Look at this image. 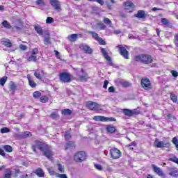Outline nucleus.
<instances>
[{"mask_svg": "<svg viewBox=\"0 0 178 178\" xmlns=\"http://www.w3.org/2000/svg\"><path fill=\"white\" fill-rule=\"evenodd\" d=\"M35 145H32V149L33 152H37V147L40 151L43 152L44 156H53L54 152H52V147L49 145L44 143L40 140L35 141Z\"/></svg>", "mask_w": 178, "mask_h": 178, "instance_id": "1", "label": "nucleus"}, {"mask_svg": "<svg viewBox=\"0 0 178 178\" xmlns=\"http://www.w3.org/2000/svg\"><path fill=\"white\" fill-rule=\"evenodd\" d=\"M134 60L143 63V65H149V63L153 62L152 56L149 54H139L135 56Z\"/></svg>", "mask_w": 178, "mask_h": 178, "instance_id": "2", "label": "nucleus"}, {"mask_svg": "<svg viewBox=\"0 0 178 178\" xmlns=\"http://www.w3.org/2000/svg\"><path fill=\"white\" fill-rule=\"evenodd\" d=\"M86 106L88 109H90V111H95V112L102 111V107L101 106V104L97 102L91 101L87 102Z\"/></svg>", "mask_w": 178, "mask_h": 178, "instance_id": "3", "label": "nucleus"}, {"mask_svg": "<svg viewBox=\"0 0 178 178\" xmlns=\"http://www.w3.org/2000/svg\"><path fill=\"white\" fill-rule=\"evenodd\" d=\"M154 145L156 147V148H169V147H170V143L169 141H159L158 139H156L154 141Z\"/></svg>", "mask_w": 178, "mask_h": 178, "instance_id": "4", "label": "nucleus"}, {"mask_svg": "<svg viewBox=\"0 0 178 178\" xmlns=\"http://www.w3.org/2000/svg\"><path fill=\"white\" fill-rule=\"evenodd\" d=\"M93 120L95 122H116V119L114 118H106L101 115H95L93 117Z\"/></svg>", "mask_w": 178, "mask_h": 178, "instance_id": "5", "label": "nucleus"}, {"mask_svg": "<svg viewBox=\"0 0 178 178\" xmlns=\"http://www.w3.org/2000/svg\"><path fill=\"white\" fill-rule=\"evenodd\" d=\"M124 6L125 10H128V13H131L133 10H134V8H136V5L134 3L131 2L130 0H127L124 3Z\"/></svg>", "mask_w": 178, "mask_h": 178, "instance_id": "6", "label": "nucleus"}, {"mask_svg": "<svg viewBox=\"0 0 178 178\" xmlns=\"http://www.w3.org/2000/svg\"><path fill=\"white\" fill-rule=\"evenodd\" d=\"M141 86L144 90H149L151 88L152 85L149 79L148 78H143L141 80Z\"/></svg>", "mask_w": 178, "mask_h": 178, "instance_id": "7", "label": "nucleus"}, {"mask_svg": "<svg viewBox=\"0 0 178 178\" xmlns=\"http://www.w3.org/2000/svg\"><path fill=\"white\" fill-rule=\"evenodd\" d=\"M101 52L102 55L104 56L105 59L107 60L109 66H113V63H112V58H111V56L108 55L106 50H105V49L104 48H102Z\"/></svg>", "mask_w": 178, "mask_h": 178, "instance_id": "8", "label": "nucleus"}, {"mask_svg": "<svg viewBox=\"0 0 178 178\" xmlns=\"http://www.w3.org/2000/svg\"><path fill=\"white\" fill-rule=\"evenodd\" d=\"M118 48L120 51V54L124 59H129V51L124 48V47L122 46H118Z\"/></svg>", "mask_w": 178, "mask_h": 178, "instance_id": "9", "label": "nucleus"}, {"mask_svg": "<svg viewBox=\"0 0 178 178\" xmlns=\"http://www.w3.org/2000/svg\"><path fill=\"white\" fill-rule=\"evenodd\" d=\"M79 48L81 51H83L85 54H88V55H91V54H92V49L87 44H82L80 45Z\"/></svg>", "mask_w": 178, "mask_h": 178, "instance_id": "10", "label": "nucleus"}, {"mask_svg": "<svg viewBox=\"0 0 178 178\" xmlns=\"http://www.w3.org/2000/svg\"><path fill=\"white\" fill-rule=\"evenodd\" d=\"M152 168L153 169V172L158 175V176H160L161 177H163V176H165V174L163 173V171L162 170V169H161V168L157 167L154 164L152 165Z\"/></svg>", "mask_w": 178, "mask_h": 178, "instance_id": "11", "label": "nucleus"}, {"mask_svg": "<svg viewBox=\"0 0 178 178\" xmlns=\"http://www.w3.org/2000/svg\"><path fill=\"white\" fill-rule=\"evenodd\" d=\"M81 73H82L81 75L78 74L79 80H81V81L86 82L88 80V79H90V76H88V74H87V72H86L83 68H81Z\"/></svg>", "mask_w": 178, "mask_h": 178, "instance_id": "12", "label": "nucleus"}, {"mask_svg": "<svg viewBox=\"0 0 178 178\" xmlns=\"http://www.w3.org/2000/svg\"><path fill=\"white\" fill-rule=\"evenodd\" d=\"M49 3L56 10H60V3L58 0H49Z\"/></svg>", "mask_w": 178, "mask_h": 178, "instance_id": "13", "label": "nucleus"}, {"mask_svg": "<svg viewBox=\"0 0 178 178\" xmlns=\"http://www.w3.org/2000/svg\"><path fill=\"white\" fill-rule=\"evenodd\" d=\"M34 76L38 80H42V77L45 76V72H44V70H42L40 72V70L37 69V70H35Z\"/></svg>", "mask_w": 178, "mask_h": 178, "instance_id": "14", "label": "nucleus"}, {"mask_svg": "<svg viewBox=\"0 0 178 178\" xmlns=\"http://www.w3.org/2000/svg\"><path fill=\"white\" fill-rule=\"evenodd\" d=\"M111 156H122V152L119 149L114 147L110 149Z\"/></svg>", "mask_w": 178, "mask_h": 178, "instance_id": "15", "label": "nucleus"}, {"mask_svg": "<svg viewBox=\"0 0 178 178\" xmlns=\"http://www.w3.org/2000/svg\"><path fill=\"white\" fill-rule=\"evenodd\" d=\"M134 16L138 19H147V14L145 13V11L143 10H138L137 13L135 14Z\"/></svg>", "mask_w": 178, "mask_h": 178, "instance_id": "16", "label": "nucleus"}, {"mask_svg": "<svg viewBox=\"0 0 178 178\" xmlns=\"http://www.w3.org/2000/svg\"><path fill=\"white\" fill-rule=\"evenodd\" d=\"M26 77L30 87H31V88H35V87H37V83H35V81H34V79H33L31 76L30 74H27Z\"/></svg>", "mask_w": 178, "mask_h": 178, "instance_id": "17", "label": "nucleus"}, {"mask_svg": "<svg viewBox=\"0 0 178 178\" xmlns=\"http://www.w3.org/2000/svg\"><path fill=\"white\" fill-rule=\"evenodd\" d=\"M123 113L125 115V116H134V115H136V111L135 110H130L127 108H124L123 110Z\"/></svg>", "mask_w": 178, "mask_h": 178, "instance_id": "18", "label": "nucleus"}, {"mask_svg": "<svg viewBox=\"0 0 178 178\" xmlns=\"http://www.w3.org/2000/svg\"><path fill=\"white\" fill-rule=\"evenodd\" d=\"M1 44L2 45H4V47H6L7 48H12L13 45L12 44V42L9 39L1 40Z\"/></svg>", "mask_w": 178, "mask_h": 178, "instance_id": "19", "label": "nucleus"}, {"mask_svg": "<svg viewBox=\"0 0 178 178\" xmlns=\"http://www.w3.org/2000/svg\"><path fill=\"white\" fill-rule=\"evenodd\" d=\"M35 173L38 177H45V172L41 168L36 169Z\"/></svg>", "mask_w": 178, "mask_h": 178, "instance_id": "20", "label": "nucleus"}, {"mask_svg": "<svg viewBox=\"0 0 178 178\" xmlns=\"http://www.w3.org/2000/svg\"><path fill=\"white\" fill-rule=\"evenodd\" d=\"M34 29L35 30L36 33L39 34V35H44V31L42 30V28L40 24H36L34 26Z\"/></svg>", "mask_w": 178, "mask_h": 178, "instance_id": "21", "label": "nucleus"}, {"mask_svg": "<svg viewBox=\"0 0 178 178\" xmlns=\"http://www.w3.org/2000/svg\"><path fill=\"white\" fill-rule=\"evenodd\" d=\"M161 22L165 27L172 28V24L169 22V20L166 18H161Z\"/></svg>", "mask_w": 178, "mask_h": 178, "instance_id": "22", "label": "nucleus"}, {"mask_svg": "<svg viewBox=\"0 0 178 178\" xmlns=\"http://www.w3.org/2000/svg\"><path fill=\"white\" fill-rule=\"evenodd\" d=\"M60 81L64 83H67V72H63L60 74Z\"/></svg>", "mask_w": 178, "mask_h": 178, "instance_id": "23", "label": "nucleus"}, {"mask_svg": "<svg viewBox=\"0 0 178 178\" xmlns=\"http://www.w3.org/2000/svg\"><path fill=\"white\" fill-rule=\"evenodd\" d=\"M12 177V170L10 168L6 169L4 171V176L3 178H11Z\"/></svg>", "mask_w": 178, "mask_h": 178, "instance_id": "24", "label": "nucleus"}, {"mask_svg": "<svg viewBox=\"0 0 178 178\" xmlns=\"http://www.w3.org/2000/svg\"><path fill=\"white\" fill-rule=\"evenodd\" d=\"M170 176H171L172 177H178V170L176 168H172L170 170V173H169Z\"/></svg>", "mask_w": 178, "mask_h": 178, "instance_id": "25", "label": "nucleus"}, {"mask_svg": "<svg viewBox=\"0 0 178 178\" xmlns=\"http://www.w3.org/2000/svg\"><path fill=\"white\" fill-rule=\"evenodd\" d=\"M44 45H49L51 44V35L49 33L47 34L44 39Z\"/></svg>", "mask_w": 178, "mask_h": 178, "instance_id": "26", "label": "nucleus"}, {"mask_svg": "<svg viewBox=\"0 0 178 178\" xmlns=\"http://www.w3.org/2000/svg\"><path fill=\"white\" fill-rule=\"evenodd\" d=\"M16 90H17V85H16L15 82H11L9 86V91H13V92H15Z\"/></svg>", "mask_w": 178, "mask_h": 178, "instance_id": "27", "label": "nucleus"}, {"mask_svg": "<svg viewBox=\"0 0 178 178\" xmlns=\"http://www.w3.org/2000/svg\"><path fill=\"white\" fill-rule=\"evenodd\" d=\"M106 130L108 133H111L112 134L116 131V128L113 125H108L106 127Z\"/></svg>", "mask_w": 178, "mask_h": 178, "instance_id": "28", "label": "nucleus"}, {"mask_svg": "<svg viewBox=\"0 0 178 178\" xmlns=\"http://www.w3.org/2000/svg\"><path fill=\"white\" fill-rule=\"evenodd\" d=\"M58 109H55V112H53L50 114V118H51V119H53L54 120H55V119H58V118H59V113H58Z\"/></svg>", "mask_w": 178, "mask_h": 178, "instance_id": "29", "label": "nucleus"}, {"mask_svg": "<svg viewBox=\"0 0 178 178\" xmlns=\"http://www.w3.org/2000/svg\"><path fill=\"white\" fill-rule=\"evenodd\" d=\"M77 38H78V35L77 34H72L71 35H70L68 37V40L71 42H74V41H76L77 40Z\"/></svg>", "mask_w": 178, "mask_h": 178, "instance_id": "30", "label": "nucleus"}, {"mask_svg": "<svg viewBox=\"0 0 178 178\" xmlns=\"http://www.w3.org/2000/svg\"><path fill=\"white\" fill-rule=\"evenodd\" d=\"M40 101L42 102V104H47V102L49 101V97L45 95L40 96Z\"/></svg>", "mask_w": 178, "mask_h": 178, "instance_id": "31", "label": "nucleus"}, {"mask_svg": "<svg viewBox=\"0 0 178 178\" xmlns=\"http://www.w3.org/2000/svg\"><path fill=\"white\" fill-rule=\"evenodd\" d=\"M3 149H4V151H6V152H12V151H13V147H12V146L9 145H6L3 146Z\"/></svg>", "mask_w": 178, "mask_h": 178, "instance_id": "32", "label": "nucleus"}, {"mask_svg": "<svg viewBox=\"0 0 178 178\" xmlns=\"http://www.w3.org/2000/svg\"><path fill=\"white\" fill-rule=\"evenodd\" d=\"M88 33V34H91L92 38H94V40H95L96 41L99 38V36H98V34L95 31H89Z\"/></svg>", "mask_w": 178, "mask_h": 178, "instance_id": "33", "label": "nucleus"}, {"mask_svg": "<svg viewBox=\"0 0 178 178\" xmlns=\"http://www.w3.org/2000/svg\"><path fill=\"white\" fill-rule=\"evenodd\" d=\"M76 148V145L73 141H68L67 143V149H73Z\"/></svg>", "mask_w": 178, "mask_h": 178, "instance_id": "34", "label": "nucleus"}, {"mask_svg": "<svg viewBox=\"0 0 178 178\" xmlns=\"http://www.w3.org/2000/svg\"><path fill=\"white\" fill-rule=\"evenodd\" d=\"M33 97L35 99H39L41 97V92L37 90L33 93Z\"/></svg>", "mask_w": 178, "mask_h": 178, "instance_id": "35", "label": "nucleus"}, {"mask_svg": "<svg viewBox=\"0 0 178 178\" xmlns=\"http://www.w3.org/2000/svg\"><path fill=\"white\" fill-rule=\"evenodd\" d=\"M87 154L84 151H79L76 152L74 156H86Z\"/></svg>", "mask_w": 178, "mask_h": 178, "instance_id": "36", "label": "nucleus"}, {"mask_svg": "<svg viewBox=\"0 0 178 178\" xmlns=\"http://www.w3.org/2000/svg\"><path fill=\"white\" fill-rule=\"evenodd\" d=\"M8 81V76H4L0 79V86H5V83Z\"/></svg>", "mask_w": 178, "mask_h": 178, "instance_id": "37", "label": "nucleus"}, {"mask_svg": "<svg viewBox=\"0 0 178 178\" xmlns=\"http://www.w3.org/2000/svg\"><path fill=\"white\" fill-rule=\"evenodd\" d=\"M2 26L5 27V29H12V25H10L8 21L5 20L2 22Z\"/></svg>", "mask_w": 178, "mask_h": 178, "instance_id": "38", "label": "nucleus"}, {"mask_svg": "<svg viewBox=\"0 0 178 178\" xmlns=\"http://www.w3.org/2000/svg\"><path fill=\"white\" fill-rule=\"evenodd\" d=\"M47 170L51 176H56V175H58V173L55 172V170H54V168H52V167L48 168Z\"/></svg>", "mask_w": 178, "mask_h": 178, "instance_id": "39", "label": "nucleus"}, {"mask_svg": "<svg viewBox=\"0 0 178 178\" xmlns=\"http://www.w3.org/2000/svg\"><path fill=\"white\" fill-rule=\"evenodd\" d=\"M29 62H37V56L34 55H31L28 58Z\"/></svg>", "mask_w": 178, "mask_h": 178, "instance_id": "40", "label": "nucleus"}, {"mask_svg": "<svg viewBox=\"0 0 178 178\" xmlns=\"http://www.w3.org/2000/svg\"><path fill=\"white\" fill-rule=\"evenodd\" d=\"M58 166V170L60 172V173H65V168H63V165L62 164H57Z\"/></svg>", "mask_w": 178, "mask_h": 178, "instance_id": "41", "label": "nucleus"}, {"mask_svg": "<svg viewBox=\"0 0 178 178\" xmlns=\"http://www.w3.org/2000/svg\"><path fill=\"white\" fill-rule=\"evenodd\" d=\"M54 18L51 17H47L46 19V24H51V23H54Z\"/></svg>", "mask_w": 178, "mask_h": 178, "instance_id": "42", "label": "nucleus"}, {"mask_svg": "<svg viewBox=\"0 0 178 178\" xmlns=\"http://www.w3.org/2000/svg\"><path fill=\"white\" fill-rule=\"evenodd\" d=\"M120 83L122 87H129L130 86V83L124 81H120Z\"/></svg>", "mask_w": 178, "mask_h": 178, "instance_id": "43", "label": "nucleus"}, {"mask_svg": "<svg viewBox=\"0 0 178 178\" xmlns=\"http://www.w3.org/2000/svg\"><path fill=\"white\" fill-rule=\"evenodd\" d=\"M90 2H97V3H99V5H101L102 6H103V5H104L105 1H104V0H88Z\"/></svg>", "mask_w": 178, "mask_h": 178, "instance_id": "44", "label": "nucleus"}, {"mask_svg": "<svg viewBox=\"0 0 178 178\" xmlns=\"http://www.w3.org/2000/svg\"><path fill=\"white\" fill-rule=\"evenodd\" d=\"M172 143L175 145L177 151H178V139L176 137L172 138Z\"/></svg>", "mask_w": 178, "mask_h": 178, "instance_id": "45", "label": "nucleus"}, {"mask_svg": "<svg viewBox=\"0 0 178 178\" xmlns=\"http://www.w3.org/2000/svg\"><path fill=\"white\" fill-rule=\"evenodd\" d=\"M10 129L8 127H3L1 129V133L5 134V133H10Z\"/></svg>", "mask_w": 178, "mask_h": 178, "instance_id": "46", "label": "nucleus"}, {"mask_svg": "<svg viewBox=\"0 0 178 178\" xmlns=\"http://www.w3.org/2000/svg\"><path fill=\"white\" fill-rule=\"evenodd\" d=\"M96 41H97L100 45H105V44H106L105 40H104L102 38L100 37Z\"/></svg>", "mask_w": 178, "mask_h": 178, "instance_id": "47", "label": "nucleus"}, {"mask_svg": "<svg viewBox=\"0 0 178 178\" xmlns=\"http://www.w3.org/2000/svg\"><path fill=\"white\" fill-rule=\"evenodd\" d=\"M56 177H58V178H67V176L66 175V174H59V173H57V174H56Z\"/></svg>", "mask_w": 178, "mask_h": 178, "instance_id": "48", "label": "nucleus"}, {"mask_svg": "<svg viewBox=\"0 0 178 178\" xmlns=\"http://www.w3.org/2000/svg\"><path fill=\"white\" fill-rule=\"evenodd\" d=\"M170 98L174 102H177V96H176L175 94H171Z\"/></svg>", "mask_w": 178, "mask_h": 178, "instance_id": "49", "label": "nucleus"}, {"mask_svg": "<svg viewBox=\"0 0 178 178\" xmlns=\"http://www.w3.org/2000/svg\"><path fill=\"white\" fill-rule=\"evenodd\" d=\"M36 5H42V6H45V3L43 0H37Z\"/></svg>", "mask_w": 178, "mask_h": 178, "instance_id": "50", "label": "nucleus"}, {"mask_svg": "<svg viewBox=\"0 0 178 178\" xmlns=\"http://www.w3.org/2000/svg\"><path fill=\"white\" fill-rule=\"evenodd\" d=\"M104 23H105V24H111L112 22L108 18H104Z\"/></svg>", "mask_w": 178, "mask_h": 178, "instance_id": "51", "label": "nucleus"}, {"mask_svg": "<svg viewBox=\"0 0 178 178\" xmlns=\"http://www.w3.org/2000/svg\"><path fill=\"white\" fill-rule=\"evenodd\" d=\"M94 166L97 170H102V165L101 164H95Z\"/></svg>", "mask_w": 178, "mask_h": 178, "instance_id": "52", "label": "nucleus"}, {"mask_svg": "<svg viewBox=\"0 0 178 178\" xmlns=\"http://www.w3.org/2000/svg\"><path fill=\"white\" fill-rule=\"evenodd\" d=\"M19 48L21 51H26V49H27V46H26V44H20Z\"/></svg>", "mask_w": 178, "mask_h": 178, "instance_id": "53", "label": "nucleus"}, {"mask_svg": "<svg viewBox=\"0 0 178 178\" xmlns=\"http://www.w3.org/2000/svg\"><path fill=\"white\" fill-rule=\"evenodd\" d=\"M108 84H109V81L108 80H105L104 82L103 88H105V90H106V88H108Z\"/></svg>", "mask_w": 178, "mask_h": 178, "instance_id": "54", "label": "nucleus"}, {"mask_svg": "<svg viewBox=\"0 0 178 178\" xmlns=\"http://www.w3.org/2000/svg\"><path fill=\"white\" fill-rule=\"evenodd\" d=\"M54 53H55V56L57 58V59H60V54L59 51H58L57 50H54Z\"/></svg>", "mask_w": 178, "mask_h": 178, "instance_id": "55", "label": "nucleus"}, {"mask_svg": "<svg viewBox=\"0 0 178 178\" xmlns=\"http://www.w3.org/2000/svg\"><path fill=\"white\" fill-rule=\"evenodd\" d=\"M171 74L173 76V77H177L178 76V72L176 70H172Z\"/></svg>", "mask_w": 178, "mask_h": 178, "instance_id": "56", "label": "nucleus"}, {"mask_svg": "<svg viewBox=\"0 0 178 178\" xmlns=\"http://www.w3.org/2000/svg\"><path fill=\"white\" fill-rule=\"evenodd\" d=\"M38 54V49L34 48L32 50V55H37Z\"/></svg>", "mask_w": 178, "mask_h": 178, "instance_id": "57", "label": "nucleus"}, {"mask_svg": "<svg viewBox=\"0 0 178 178\" xmlns=\"http://www.w3.org/2000/svg\"><path fill=\"white\" fill-rule=\"evenodd\" d=\"M120 17H122L124 19H125V17H127V15H126L122 11L120 12Z\"/></svg>", "mask_w": 178, "mask_h": 178, "instance_id": "58", "label": "nucleus"}, {"mask_svg": "<svg viewBox=\"0 0 178 178\" xmlns=\"http://www.w3.org/2000/svg\"><path fill=\"white\" fill-rule=\"evenodd\" d=\"M72 116V110L67 109V119H70V117Z\"/></svg>", "mask_w": 178, "mask_h": 178, "instance_id": "59", "label": "nucleus"}, {"mask_svg": "<svg viewBox=\"0 0 178 178\" xmlns=\"http://www.w3.org/2000/svg\"><path fill=\"white\" fill-rule=\"evenodd\" d=\"M108 92H115V87L111 86L108 88Z\"/></svg>", "mask_w": 178, "mask_h": 178, "instance_id": "60", "label": "nucleus"}, {"mask_svg": "<svg viewBox=\"0 0 178 178\" xmlns=\"http://www.w3.org/2000/svg\"><path fill=\"white\" fill-rule=\"evenodd\" d=\"M99 27L101 30H105L106 29V25H104V24H100Z\"/></svg>", "mask_w": 178, "mask_h": 178, "instance_id": "61", "label": "nucleus"}, {"mask_svg": "<svg viewBox=\"0 0 178 178\" xmlns=\"http://www.w3.org/2000/svg\"><path fill=\"white\" fill-rule=\"evenodd\" d=\"M175 45H177L178 44V34L175 35Z\"/></svg>", "mask_w": 178, "mask_h": 178, "instance_id": "62", "label": "nucleus"}, {"mask_svg": "<svg viewBox=\"0 0 178 178\" xmlns=\"http://www.w3.org/2000/svg\"><path fill=\"white\" fill-rule=\"evenodd\" d=\"M74 159L76 161V162H83L81 157H75Z\"/></svg>", "mask_w": 178, "mask_h": 178, "instance_id": "63", "label": "nucleus"}, {"mask_svg": "<svg viewBox=\"0 0 178 178\" xmlns=\"http://www.w3.org/2000/svg\"><path fill=\"white\" fill-rule=\"evenodd\" d=\"M61 113H62L63 115H67V108H65V109H64V110H62Z\"/></svg>", "mask_w": 178, "mask_h": 178, "instance_id": "64", "label": "nucleus"}]
</instances>
